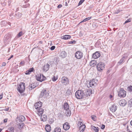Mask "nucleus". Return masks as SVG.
<instances>
[{
	"instance_id": "obj_1",
	"label": "nucleus",
	"mask_w": 132,
	"mask_h": 132,
	"mask_svg": "<svg viewBox=\"0 0 132 132\" xmlns=\"http://www.w3.org/2000/svg\"><path fill=\"white\" fill-rule=\"evenodd\" d=\"M63 107L65 110V114L66 116H70L71 115V111L69 109V105L67 103H64Z\"/></svg>"
},
{
	"instance_id": "obj_2",
	"label": "nucleus",
	"mask_w": 132,
	"mask_h": 132,
	"mask_svg": "<svg viewBox=\"0 0 132 132\" xmlns=\"http://www.w3.org/2000/svg\"><path fill=\"white\" fill-rule=\"evenodd\" d=\"M12 37L11 34L10 33L6 34L5 36L4 37V41L5 43H8L10 41Z\"/></svg>"
},
{
	"instance_id": "obj_3",
	"label": "nucleus",
	"mask_w": 132,
	"mask_h": 132,
	"mask_svg": "<svg viewBox=\"0 0 132 132\" xmlns=\"http://www.w3.org/2000/svg\"><path fill=\"white\" fill-rule=\"evenodd\" d=\"M18 91H24L25 86V84L23 82H21L18 86Z\"/></svg>"
},
{
	"instance_id": "obj_4",
	"label": "nucleus",
	"mask_w": 132,
	"mask_h": 132,
	"mask_svg": "<svg viewBox=\"0 0 132 132\" xmlns=\"http://www.w3.org/2000/svg\"><path fill=\"white\" fill-rule=\"evenodd\" d=\"M84 91H76L75 93L76 97L78 99L82 98L84 97Z\"/></svg>"
},
{
	"instance_id": "obj_5",
	"label": "nucleus",
	"mask_w": 132,
	"mask_h": 132,
	"mask_svg": "<svg viewBox=\"0 0 132 132\" xmlns=\"http://www.w3.org/2000/svg\"><path fill=\"white\" fill-rule=\"evenodd\" d=\"M104 63L102 62L99 63L97 65L96 67L97 70L100 71L103 69L104 68Z\"/></svg>"
},
{
	"instance_id": "obj_6",
	"label": "nucleus",
	"mask_w": 132,
	"mask_h": 132,
	"mask_svg": "<svg viewBox=\"0 0 132 132\" xmlns=\"http://www.w3.org/2000/svg\"><path fill=\"white\" fill-rule=\"evenodd\" d=\"M83 56V54L81 52L78 51L75 54V57L78 59H80Z\"/></svg>"
},
{
	"instance_id": "obj_7",
	"label": "nucleus",
	"mask_w": 132,
	"mask_h": 132,
	"mask_svg": "<svg viewBox=\"0 0 132 132\" xmlns=\"http://www.w3.org/2000/svg\"><path fill=\"white\" fill-rule=\"evenodd\" d=\"M61 82L64 85H66L69 84V80L66 77H63L62 78Z\"/></svg>"
},
{
	"instance_id": "obj_8",
	"label": "nucleus",
	"mask_w": 132,
	"mask_h": 132,
	"mask_svg": "<svg viewBox=\"0 0 132 132\" xmlns=\"http://www.w3.org/2000/svg\"><path fill=\"white\" fill-rule=\"evenodd\" d=\"M16 124L19 126V128L20 129H21L22 128L24 124L23 122L21 120H19L17 118L16 119Z\"/></svg>"
},
{
	"instance_id": "obj_9",
	"label": "nucleus",
	"mask_w": 132,
	"mask_h": 132,
	"mask_svg": "<svg viewBox=\"0 0 132 132\" xmlns=\"http://www.w3.org/2000/svg\"><path fill=\"white\" fill-rule=\"evenodd\" d=\"M96 85L97 84L96 82H95L94 79H92L89 82V83H87V86L88 87H92V86H94V85Z\"/></svg>"
},
{
	"instance_id": "obj_10",
	"label": "nucleus",
	"mask_w": 132,
	"mask_h": 132,
	"mask_svg": "<svg viewBox=\"0 0 132 132\" xmlns=\"http://www.w3.org/2000/svg\"><path fill=\"white\" fill-rule=\"evenodd\" d=\"M119 103L121 106H124L126 104L127 102L125 100L122 99L120 100Z\"/></svg>"
},
{
	"instance_id": "obj_11",
	"label": "nucleus",
	"mask_w": 132,
	"mask_h": 132,
	"mask_svg": "<svg viewBox=\"0 0 132 132\" xmlns=\"http://www.w3.org/2000/svg\"><path fill=\"white\" fill-rule=\"evenodd\" d=\"M100 56V54L99 52L97 51L93 54L92 57L95 59H96L99 57Z\"/></svg>"
},
{
	"instance_id": "obj_12",
	"label": "nucleus",
	"mask_w": 132,
	"mask_h": 132,
	"mask_svg": "<svg viewBox=\"0 0 132 132\" xmlns=\"http://www.w3.org/2000/svg\"><path fill=\"white\" fill-rule=\"evenodd\" d=\"M42 105V103L41 102L39 101V102H36L35 103L34 105V107L36 109H37L41 107Z\"/></svg>"
},
{
	"instance_id": "obj_13",
	"label": "nucleus",
	"mask_w": 132,
	"mask_h": 132,
	"mask_svg": "<svg viewBox=\"0 0 132 132\" xmlns=\"http://www.w3.org/2000/svg\"><path fill=\"white\" fill-rule=\"evenodd\" d=\"M118 95L120 97H124L126 95V91H119Z\"/></svg>"
},
{
	"instance_id": "obj_14",
	"label": "nucleus",
	"mask_w": 132,
	"mask_h": 132,
	"mask_svg": "<svg viewBox=\"0 0 132 132\" xmlns=\"http://www.w3.org/2000/svg\"><path fill=\"white\" fill-rule=\"evenodd\" d=\"M63 129L65 130H68L70 128V126L68 122L65 123L63 125Z\"/></svg>"
},
{
	"instance_id": "obj_15",
	"label": "nucleus",
	"mask_w": 132,
	"mask_h": 132,
	"mask_svg": "<svg viewBox=\"0 0 132 132\" xmlns=\"http://www.w3.org/2000/svg\"><path fill=\"white\" fill-rule=\"evenodd\" d=\"M50 66V65L48 63L45 64L43 67V71L45 72L47 71L49 69Z\"/></svg>"
},
{
	"instance_id": "obj_16",
	"label": "nucleus",
	"mask_w": 132,
	"mask_h": 132,
	"mask_svg": "<svg viewBox=\"0 0 132 132\" xmlns=\"http://www.w3.org/2000/svg\"><path fill=\"white\" fill-rule=\"evenodd\" d=\"M92 94V91H85L84 92V97H88Z\"/></svg>"
},
{
	"instance_id": "obj_17",
	"label": "nucleus",
	"mask_w": 132,
	"mask_h": 132,
	"mask_svg": "<svg viewBox=\"0 0 132 132\" xmlns=\"http://www.w3.org/2000/svg\"><path fill=\"white\" fill-rule=\"evenodd\" d=\"M117 107L115 104H113L112 105L111 107L110 108V110L112 112H114L116 110Z\"/></svg>"
},
{
	"instance_id": "obj_18",
	"label": "nucleus",
	"mask_w": 132,
	"mask_h": 132,
	"mask_svg": "<svg viewBox=\"0 0 132 132\" xmlns=\"http://www.w3.org/2000/svg\"><path fill=\"white\" fill-rule=\"evenodd\" d=\"M46 91H42L40 94L39 98H41L43 97L44 96H48L49 94L47 92H46Z\"/></svg>"
},
{
	"instance_id": "obj_19",
	"label": "nucleus",
	"mask_w": 132,
	"mask_h": 132,
	"mask_svg": "<svg viewBox=\"0 0 132 132\" xmlns=\"http://www.w3.org/2000/svg\"><path fill=\"white\" fill-rule=\"evenodd\" d=\"M67 55V53L64 51H62L60 54V56L62 58H65Z\"/></svg>"
},
{
	"instance_id": "obj_20",
	"label": "nucleus",
	"mask_w": 132,
	"mask_h": 132,
	"mask_svg": "<svg viewBox=\"0 0 132 132\" xmlns=\"http://www.w3.org/2000/svg\"><path fill=\"white\" fill-rule=\"evenodd\" d=\"M47 116L46 115L43 114L41 115L40 118L42 121H45L47 120Z\"/></svg>"
},
{
	"instance_id": "obj_21",
	"label": "nucleus",
	"mask_w": 132,
	"mask_h": 132,
	"mask_svg": "<svg viewBox=\"0 0 132 132\" xmlns=\"http://www.w3.org/2000/svg\"><path fill=\"white\" fill-rule=\"evenodd\" d=\"M85 127L86 126L85 125H82L80 126L79 128L80 132H83L85 129Z\"/></svg>"
},
{
	"instance_id": "obj_22",
	"label": "nucleus",
	"mask_w": 132,
	"mask_h": 132,
	"mask_svg": "<svg viewBox=\"0 0 132 132\" xmlns=\"http://www.w3.org/2000/svg\"><path fill=\"white\" fill-rule=\"evenodd\" d=\"M44 111V110L43 109L39 108V109L37 111V113L39 115H42L43 114Z\"/></svg>"
},
{
	"instance_id": "obj_23",
	"label": "nucleus",
	"mask_w": 132,
	"mask_h": 132,
	"mask_svg": "<svg viewBox=\"0 0 132 132\" xmlns=\"http://www.w3.org/2000/svg\"><path fill=\"white\" fill-rule=\"evenodd\" d=\"M62 38L64 39H70L71 36L69 35H65L61 37Z\"/></svg>"
},
{
	"instance_id": "obj_24",
	"label": "nucleus",
	"mask_w": 132,
	"mask_h": 132,
	"mask_svg": "<svg viewBox=\"0 0 132 132\" xmlns=\"http://www.w3.org/2000/svg\"><path fill=\"white\" fill-rule=\"evenodd\" d=\"M46 131L47 132H50L51 130V127L50 125H47L45 127Z\"/></svg>"
},
{
	"instance_id": "obj_25",
	"label": "nucleus",
	"mask_w": 132,
	"mask_h": 132,
	"mask_svg": "<svg viewBox=\"0 0 132 132\" xmlns=\"http://www.w3.org/2000/svg\"><path fill=\"white\" fill-rule=\"evenodd\" d=\"M17 118L18 120H21L23 122L24 121L25 119L24 117L22 116H21L19 117H17Z\"/></svg>"
},
{
	"instance_id": "obj_26",
	"label": "nucleus",
	"mask_w": 132,
	"mask_h": 132,
	"mask_svg": "<svg viewBox=\"0 0 132 132\" xmlns=\"http://www.w3.org/2000/svg\"><path fill=\"white\" fill-rule=\"evenodd\" d=\"M22 14L20 13H16L14 15L15 16L17 19H19L21 17Z\"/></svg>"
},
{
	"instance_id": "obj_27",
	"label": "nucleus",
	"mask_w": 132,
	"mask_h": 132,
	"mask_svg": "<svg viewBox=\"0 0 132 132\" xmlns=\"http://www.w3.org/2000/svg\"><path fill=\"white\" fill-rule=\"evenodd\" d=\"M128 106L132 108V98L129 100L128 102Z\"/></svg>"
},
{
	"instance_id": "obj_28",
	"label": "nucleus",
	"mask_w": 132,
	"mask_h": 132,
	"mask_svg": "<svg viewBox=\"0 0 132 132\" xmlns=\"http://www.w3.org/2000/svg\"><path fill=\"white\" fill-rule=\"evenodd\" d=\"M61 129L59 127H57L54 129V132H61Z\"/></svg>"
},
{
	"instance_id": "obj_29",
	"label": "nucleus",
	"mask_w": 132,
	"mask_h": 132,
	"mask_svg": "<svg viewBox=\"0 0 132 132\" xmlns=\"http://www.w3.org/2000/svg\"><path fill=\"white\" fill-rule=\"evenodd\" d=\"M36 87V86L34 85H32L31 84H30V85L28 86V88L30 90H31L33 89L34 88Z\"/></svg>"
},
{
	"instance_id": "obj_30",
	"label": "nucleus",
	"mask_w": 132,
	"mask_h": 132,
	"mask_svg": "<svg viewBox=\"0 0 132 132\" xmlns=\"http://www.w3.org/2000/svg\"><path fill=\"white\" fill-rule=\"evenodd\" d=\"M41 76V74H40V75H38V76H36V79L38 81H40V82H42V81H41V80H42V79H40V77Z\"/></svg>"
},
{
	"instance_id": "obj_31",
	"label": "nucleus",
	"mask_w": 132,
	"mask_h": 132,
	"mask_svg": "<svg viewBox=\"0 0 132 132\" xmlns=\"http://www.w3.org/2000/svg\"><path fill=\"white\" fill-rule=\"evenodd\" d=\"M7 130L8 131H11V132H13L14 129V127H11L9 128Z\"/></svg>"
},
{
	"instance_id": "obj_32",
	"label": "nucleus",
	"mask_w": 132,
	"mask_h": 132,
	"mask_svg": "<svg viewBox=\"0 0 132 132\" xmlns=\"http://www.w3.org/2000/svg\"><path fill=\"white\" fill-rule=\"evenodd\" d=\"M24 34L23 33L22 31H20L17 35V37L18 38H19L21 36H22Z\"/></svg>"
},
{
	"instance_id": "obj_33",
	"label": "nucleus",
	"mask_w": 132,
	"mask_h": 132,
	"mask_svg": "<svg viewBox=\"0 0 132 132\" xmlns=\"http://www.w3.org/2000/svg\"><path fill=\"white\" fill-rule=\"evenodd\" d=\"M125 58V57L123 56L120 59V61L118 62V63L119 64H120L121 63L123 62V61Z\"/></svg>"
},
{
	"instance_id": "obj_34",
	"label": "nucleus",
	"mask_w": 132,
	"mask_h": 132,
	"mask_svg": "<svg viewBox=\"0 0 132 132\" xmlns=\"http://www.w3.org/2000/svg\"><path fill=\"white\" fill-rule=\"evenodd\" d=\"M22 96H26L27 94L24 93V91H18Z\"/></svg>"
},
{
	"instance_id": "obj_35",
	"label": "nucleus",
	"mask_w": 132,
	"mask_h": 132,
	"mask_svg": "<svg viewBox=\"0 0 132 132\" xmlns=\"http://www.w3.org/2000/svg\"><path fill=\"white\" fill-rule=\"evenodd\" d=\"M25 62L24 61H21L20 63V65H19V67H21V66H24L25 65Z\"/></svg>"
},
{
	"instance_id": "obj_36",
	"label": "nucleus",
	"mask_w": 132,
	"mask_h": 132,
	"mask_svg": "<svg viewBox=\"0 0 132 132\" xmlns=\"http://www.w3.org/2000/svg\"><path fill=\"white\" fill-rule=\"evenodd\" d=\"M96 62L94 61H92L90 62V65L92 66L93 65V66H94V64H95V63H96Z\"/></svg>"
},
{
	"instance_id": "obj_37",
	"label": "nucleus",
	"mask_w": 132,
	"mask_h": 132,
	"mask_svg": "<svg viewBox=\"0 0 132 132\" xmlns=\"http://www.w3.org/2000/svg\"><path fill=\"white\" fill-rule=\"evenodd\" d=\"M93 128L94 129V130L95 132H98L99 130H98V128L97 127H96L95 126H93Z\"/></svg>"
},
{
	"instance_id": "obj_38",
	"label": "nucleus",
	"mask_w": 132,
	"mask_h": 132,
	"mask_svg": "<svg viewBox=\"0 0 132 132\" xmlns=\"http://www.w3.org/2000/svg\"><path fill=\"white\" fill-rule=\"evenodd\" d=\"M57 79V77H55L54 76H53V77L52 78V81H55Z\"/></svg>"
},
{
	"instance_id": "obj_39",
	"label": "nucleus",
	"mask_w": 132,
	"mask_h": 132,
	"mask_svg": "<svg viewBox=\"0 0 132 132\" xmlns=\"http://www.w3.org/2000/svg\"><path fill=\"white\" fill-rule=\"evenodd\" d=\"M98 26L97 24L95 23H93L92 24L93 27L94 29L96 28Z\"/></svg>"
},
{
	"instance_id": "obj_40",
	"label": "nucleus",
	"mask_w": 132,
	"mask_h": 132,
	"mask_svg": "<svg viewBox=\"0 0 132 132\" xmlns=\"http://www.w3.org/2000/svg\"><path fill=\"white\" fill-rule=\"evenodd\" d=\"M94 7V6L93 5H91L88 7L87 9L88 10H91Z\"/></svg>"
},
{
	"instance_id": "obj_41",
	"label": "nucleus",
	"mask_w": 132,
	"mask_h": 132,
	"mask_svg": "<svg viewBox=\"0 0 132 132\" xmlns=\"http://www.w3.org/2000/svg\"><path fill=\"white\" fill-rule=\"evenodd\" d=\"M92 18V17H89L88 18H86L84 19V22H86L88 20L90 19H91Z\"/></svg>"
},
{
	"instance_id": "obj_42",
	"label": "nucleus",
	"mask_w": 132,
	"mask_h": 132,
	"mask_svg": "<svg viewBox=\"0 0 132 132\" xmlns=\"http://www.w3.org/2000/svg\"><path fill=\"white\" fill-rule=\"evenodd\" d=\"M128 91H132V86H129L127 88Z\"/></svg>"
},
{
	"instance_id": "obj_43",
	"label": "nucleus",
	"mask_w": 132,
	"mask_h": 132,
	"mask_svg": "<svg viewBox=\"0 0 132 132\" xmlns=\"http://www.w3.org/2000/svg\"><path fill=\"white\" fill-rule=\"evenodd\" d=\"M131 19L130 18L127 19V20H126L125 21V23H124V24L126 23H127L128 22H130L131 21Z\"/></svg>"
},
{
	"instance_id": "obj_44",
	"label": "nucleus",
	"mask_w": 132,
	"mask_h": 132,
	"mask_svg": "<svg viewBox=\"0 0 132 132\" xmlns=\"http://www.w3.org/2000/svg\"><path fill=\"white\" fill-rule=\"evenodd\" d=\"M42 80H41V81H42V82L45 80L46 78V77L45 76H44L43 75H42Z\"/></svg>"
},
{
	"instance_id": "obj_45",
	"label": "nucleus",
	"mask_w": 132,
	"mask_h": 132,
	"mask_svg": "<svg viewBox=\"0 0 132 132\" xmlns=\"http://www.w3.org/2000/svg\"><path fill=\"white\" fill-rule=\"evenodd\" d=\"M30 5L28 3L23 5V7L24 8H27Z\"/></svg>"
},
{
	"instance_id": "obj_46",
	"label": "nucleus",
	"mask_w": 132,
	"mask_h": 132,
	"mask_svg": "<svg viewBox=\"0 0 132 132\" xmlns=\"http://www.w3.org/2000/svg\"><path fill=\"white\" fill-rule=\"evenodd\" d=\"M76 42V41L75 40H73L72 41H70L69 42V44H75Z\"/></svg>"
},
{
	"instance_id": "obj_47",
	"label": "nucleus",
	"mask_w": 132,
	"mask_h": 132,
	"mask_svg": "<svg viewBox=\"0 0 132 132\" xmlns=\"http://www.w3.org/2000/svg\"><path fill=\"white\" fill-rule=\"evenodd\" d=\"M82 125H84V124H83L81 122L79 121L78 122V126H81Z\"/></svg>"
},
{
	"instance_id": "obj_48",
	"label": "nucleus",
	"mask_w": 132,
	"mask_h": 132,
	"mask_svg": "<svg viewBox=\"0 0 132 132\" xmlns=\"http://www.w3.org/2000/svg\"><path fill=\"white\" fill-rule=\"evenodd\" d=\"M91 118L94 121H95L96 119L95 118H96V117L95 116H91Z\"/></svg>"
},
{
	"instance_id": "obj_49",
	"label": "nucleus",
	"mask_w": 132,
	"mask_h": 132,
	"mask_svg": "<svg viewBox=\"0 0 132 132\" xmlns=\"http://www.w3.org/2000/svg\"><path fill=\"white\" fill-rule=\"evenodd\" d=\"M84 2L82 0H80L78 3V6H79L81 5Z\"/></svg>"
},
{
	"instance_id": "obj_50",
	"label": "nucleus",
	"mask_w": 132,
	"mask_h": 132,
	"mask_svg": "<svg viewBox=\"0 0 132 132\" xmlns=\"http://www.w3.org/2000/svg\"><path fill=\"white\" fill-rule=\"evenodd\" d=\"M29 72H30L31 73L34 70V68H31L29 69Z\"/></svg>"
},
{
	"instance_id": "obj_51",
	"label": "nucleus",
	"mask_w": 132,
	"mask_h": 132,
	"mask_svg": "<svg viewBox=\"0 0 132 132\" xmlns=\"http://www.w3.org/2000/svg\"><path fill=\"white\" fill-rule=\"evenodd\" d=\"M55 46H53L51 47L50 49L51 50H53L55 49Z\"/></svg>"
},
{
	"instance_id": "obj_52",
	"label": "nucleus",
	"mask_w": 132,
	"mask_h": 132,
	"mask_svg": "<svg viewBox=\"0 0 132 132\" xmlns=\"http://www.w3.org/2000/svg\"><path fill=\"white\" fill-rule=\"evenodd\" d=\"M31 72H29V70H28L26 71V72L25 73V74L27 75H29L30 73Z\"/></svg>"
},
{
	"instance_id": "obj_53",
	"label": "nucleus",
	"mask_w": 132,
	"mask_h": 132,
	"mask_svg": "<svg viewBox=\"0 0 132 132\" xmlns=\"http://www.w3.org/2000/svg\"><path fill=\"white\" fill-rule=\"evenodd\" d=\"M105 125L102 124L101 127V129H104L105 128Z\"/></svg>"
},
{
	"instance_id": "obj_54",
	"label": "nucleus",
	"mask_w": 132,
	"mask_h": 132,
	"mask_svg": "<svg viewBox=\"0 0 132 132\" xmlns=\"http://www.w3.org/2000/svg\"><path fill=\"white\" fill-rule=\"evenodd\" d=\"M62 5L61 4H60L59 5H58L57 6V8H61L62 7Z\"/></svg>"
},
{
	"instance_id": "obj_55",
	"label": "nucleus",
	"mask_w": 132,
	"mask_h": 132,
	"mask_svg": "<svg viewBox=\"0 0 132 132\" xmlns=\"http://www.w3.org/2000/svg\"><path fill=\"white\" fill-rule=\"evenodd\" d=\"M120 10H118L114 12V13L116 14H117L119 12H120Z\"/></svg>"
},
{
	"instance_id": "obj_56",
	"label": "nucleus",
	"mask_w": 132,
	"mask_h": 132,
	"mask_svg": "<svg viewBox=\"0 0 132 132\" xmlns=\"http://www.w3.org/2000/svg\"><path fill=\"white\" fill-rule=\"evenodd\" d=\"M13 57V55H11V56L8 59V60H10L11 58Z\"/></svg>"
},
{
	"instance_id": "obj_57",
	"label": "nucleus",
	"mask_w": 132,
	"mask_h": 132,
	"mask_svg": "<svg viewBox=\"0 0 132 132\" xmlns=\"http://www.w3.org/2000/svg\"><path fill=\"white\" fill-rule=\"evenodd\" d=\"M7 119H5L4 120V123L6 122L7 121Z\"/></svg>"
},
{
	"instance_id": "obj_58",
	"label": "nucleus",
	"mask_w": 132,
	"mask_h": 132,
	"mask_svg": "<svg viewBox=\"0 0 132 132\" xmlns=\"http://www.w3.org/2000/svg\"><path fill=\"white\" fill-rule=\"evenodd\" d=\"M5 65H6V63L5 62H3L2 63V65L3 66H5Z\"/></svg>"
},
{
	"instance_id": "obj_59",
	"label": "nucleus",
	"mask_w": 132,
	"mask_h": 132,
	"mask_svg": "<svg viewBox=\"0 0 132 132\" xmlns=\"http://www.w3.org/2000/svg\"><path fill=\"white\" fill-rule=\"evenodd\" d=\"M3 98V95H0V100H1Z\"/></svg>"
},
{
	"instance_id": "obj_60",
	"label": "nucleus",
	"mask_w": 132,
	"mask_h": 132,
	"mask_svg": "<svg viewBox=\"0 0 132 132\" xmlns=\"http://www.w3.org/2000/svg\"><path fill=\"white\" fill-rule=\"evenodd\" d=\"M94 79L95 81V82H97L98 80L96 79Z\"/></svg>"
},
{
	"instance_id": "obj_61",
	"label": "nucleus",
	"mask_w": 132,
	"mask_h": 132,
	"mask_svg": "<svg viewBox=\"0 0 132 132\" xmlns=\"http://www.w3.org/2000/svg\"><path fill=\"white\" fill-rule=\"evenodd\" d=\"M65 6H68V4L67 3V2H65Z\"/></svg>"
},
{
	"instance_id": "obj_62",
	"label": "nucleus",
	"mask_w": 132,
	"mask_h": 132,
	"mask_svg": "<svg viewBox=\"0 0 132 132\" xmlns=\"http://www.w3.org/2000/svg\"><path fill=\"white\" fill-rule=\"evenodd\" d=\"M42 43H43L41 41H39V43H40V44H42Z\"/></svg>"
},
{
	"instance_id": "obj_63",
	"label": "nucleus",
	"mask_w": 132,
	"mask_h": 132,
	"mask_svg": "<svg viewBox=\"0 0 132 132\" xmlns=\"http://www.w3.org/2000/svg\"><path fill=\"white\" fill-rule=\"evenodd\" d=\"M120 91H125L122 88H121L120 89Z\"/></svg>"
},
{
	"instance_id": "obj_64",
	"label": "nucleus",
	"mask_w": 132,
	"mask_h": 132,
	"mask_svg": "<svg viewBox=\"0 0 132 132\" xmlns=\"http://www.w3.org/2000/svg\"><path fill=\"white\" fill-rule=\"evenodd\" d=\"M110 98H111L112 97V96L111 95H110Z\"/></svg>"
}]
</instances>
